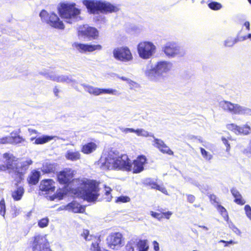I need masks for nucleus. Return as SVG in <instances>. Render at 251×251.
Listing matches in <instances>:
<instances>
[{"instance_id":"412c9836","label":"nucleus","mask_w":251,"mask_h":251,"mask_svg":"<svg viewBox=\"0 0 251 251\" xmlns=\"http://www.w3.org/2000/svg\"><path fill=\"white\" fill-rule=\"evenodd\" d=\"M172 68V64L167 61H160L155 66V71L158 73L162 74L170 71Z\"/></svg>"},{"instance_id":"c85d7f7f","label":"nucleus","mask_w":251,"mask_h":251,"mask_svg":"<svg viewBox=\"0 0 251 251\" xmlns=\"http://www.w3.org/2000/svg\"><path fill=\"white\" fill-rule=\"evenodd\" d=\"M251 132V127L247 125H244L242 126H238L236 134L237 135H248Z\"/></svg>"},{"instance_id":"7c9ffc66","label":"nucleus","mask_w":251,"mask_h":251,"mask_svg":"<svg viewBox=\"0 0 251 251\" xmlns=\"http://www.w3.org/2000/svg\"><path fill=\"white\" fill-rule=\"evenodd\" d=\"M150 184L152 189L157 190L166 195H169L168 191L165 187L159 185L155 182H151L150 183Z\"/></svg>"},{"instance_id":"a19ab883","label":"nucleus","mask_w":251,"mask_h":251,"mask_svg":"<svg viewBox=\"0 0 251 251\" xmlns=\"http://www.w3.org/2000/svg\"><path fill=\"white\" fill-rule=\"evenodd\" d=\"M226 126L227 129L233 132L236 134L238 126L234 124H227Z\"/></svg>"},{"instance_id":"3c124183","label":"nucleus","mask_w":251,"mask_h":251,"mask_svg":"<svg viewBox=\"0 0 251 251\" xmlns=\"http://www.w3.org/2000/svg\"><path fill=\"white\" fill-rule=\"evenodd\" d=\"M220 242L221 243H225V246L226 247V246H228V245L229 244H237V242H235L233 240H230V241H226L225 240H221Z\"/></svg>"},{"instance_id":"423d86ee","label":"nucleus","mask_w":251,"mask_h":251,"mask_svg":"<svg viewBox=\"0 0 251 251\" xmlns=\"http://www.w3.org/2000/svg\"><path fill=\"white\" fill-rule=\"evenodd\" d=\"M39 16L42 22L50 26L59 30L65 29L63 22L55 12L48 13L46 10L42 9L40 12Z\"/></svg>"},{"instance_id":"6e6d98bb","label":"nucleus","mask_w":251,"mask_h":251,"mask_svg":"<svg viewBox=\"0 0 251 251\" xmlns=\"http://www.w3.org/2000/svg\"><path fill=\"white\" fill-rule=\"evenodd\" d=\"M123 131L125 133L134 132H135V129L132 128H126L123 130Z\"/></svg>"},{"instance_id":"7ed1b4c3","label":"nucleus","mask_w":251,"mask_h":251,"mask_svg":"<svg viewBox=\"0 0 251 251\" xmlns=\"http://www.w3.org/2000/svg\"><path fill=\"white\" fill-rule=\"evenodd\" d=\"M83 3L93 14L98 11L103 14H108L117 12L119 10L117 5L109 2L98 0H84Z\"/></svg>"},{"instance_id":"a878e982","label":"nucleus","mask_w":251,"mask_h":251,"mask_svg":"<svg viewBox=\"0 0 251 251\" xmlns=\"http://www.w3.org/2000/svg\"><path fill=\"white\" fill-rule=\"evenodd\" d=\"M56 165L50 163H45L43 164L41 171L44 174L54 173L56 171Z\"/></svg>"},{"instance_id":"5701e85b","label":"nucleus","mask_w":251,"mask_h":251,"mask_svg":"<svg viewBox=\"0 0 251 251\" xmlns=\"http://www.w3.org/2000/svg\"><path fill=\"white\" fill-rule=\"evenodd\" d=\"M40 177V172L36 170H33L31 171L27 178V182L29 185H36L38 183Z\"/></svg>"},{"instance_id":"cd10ccee","label":"nucleus","mask_w":251,"mask_h":251,"mask_svg":"<svg viewBox=\"0 0 251 251\" xmlns=\"http://www.w3.org/2000/svg\"><path fill=\"white\" fill-rule=\"evenodd\" d=\"M53 137L51 136H48V135H44L41 137H39L38 138H31V140L33 141L34 139L35 140V144L37 145L39 144H43L45 143H46L50 140H51L53 139Z\"/></svg>"},{"instance_id":"603ef678","label":"nucleus","mask_w":251,"mask_h":251,"mask_svg":"<svg viewBox=\"0 0 251 251\" xmlns=\"http://www.w3.org/2000/svg\"><path fill=\"white\" fill-rule=\"evenodd\" d=\"M209 197L210 201L212 203H218V202L217 201V197L215 195H210Z\"/></svg>"},{"instance_id":"79ce46f5","label":"nucleus","mask_w":251,"mask_h":251,"mask_svg":"<svg viewBox=\"0 0 251 251\" xmlns=\"http://www.w3.org/2000/svg\"><path fill=\"white\" fill-rule=\"evenodd\" d=\"M237 40L236 39L230 38L226 40L225 45L226 47H231L236 43Z\"/></svg>"},{"instance_id":"b1692460","label":"nucleus","mask_w":251,"mask_h":251,"mask_svg":"<svg viewBox=\"0 0 251 251\" xmlns=\"http://www.w3.org/2000/svg\"><path fill=\"white\" fill-rule=\"evenodd\" d=\"M97 148V144L94 142H90L82 145L81 151L84 154H88L94 151Z\"/></svg>"},{"instance_id":"a211bd4d","label":"nucleus","mask_w":251,"mask_h":251,"mask_svg":"<svg viewBox=\"0 0 251 251\" xmlns=\"http://www.w3.org/2000/svg\"><path fill=\"white\" fill-rule=\"evenodd\" d=\"M153 145L162 153L170 155H173L174 152L161 140L155 138L153 140Z\"/></svg>"},{"instance_id":"6e6552de","label":"nucleus","mask_w":251,"mask_h":251,"mask_svg":"<svg viewBox=\"0 0 251 251\" xmlns=\"http://www.w3.org/2000/svg\"><path fill=\"white\" fill-rule=\"evenodd\" d=\"M32 251H52L48 240L41 235L34 236L31 242Z\"/></svg>"},{"instance_id":"49530a36","label":"nucleus","mask_w":251,"mask_h":251,"mask_svg":"<svg viewBox=\"0 0 251 251\" xmlns=\"http://www.w3.org/2000/svg\"><path fill=\"white\" fill-rule=\"evenodd\" d=\"M89 234V230L88 229H84L81 234V236L83 237L86 241H87L90 240L89 239H88Z\"/></svg>"},{"instance_id":"c9c22d12","label":"nucleus","mask_w":251,"mask_h":251,"mask_svg":"<svg viewBox=\"0 0 251 251\" xmlns=\"http://www.w3.org/2000/svg\"><path fill=\"white\" fill-rule=\"evenodd\" d=\"M11 138H12L11 143L12 144H20L25 141L24 139L19 135L10 137Z\"/></svg>"},{"instance_id":"13d9d810","label":"nucleus","mask_w":251,"mask_h":251,"mask_svg":"<svg viewBox=\"0 0 251 251\" xmlns=\"http://www.w3.org/2000/svg\"><path fill=\"white\" fill-rule=\"evenodd\" d=\"M244 25L246 27V29L248 31H249L250 30V24L249 22H245L244 23Z\"/></svg>"},{"instance_id":"f03ea898","label":"nucleus","mask_w":251,"mask_h":251,"mask_svg":"<svg viewBox=\"0 0 251 251\" xmlns=\"http://www.w3.org/2000/svg\"><path fill=\"white\" fill-rule=\"evenodd\" d=\"M3 157L6 160V165H0V172L6 170L12 171L14 173V179L17 183H20L23 179L24 176L29 166L32 164V161L29 159L23 161L19 165L18 159L13 154L8 152L3 154Z\"/></svg>"},{"instance_id":"e2e57ef3","label":"nucleus","mask_w":251,"mask_h":251,"mask_svg":"<svg viewBox=\"0 0 251 251\" xmlns=\"http://www.w3.org/2000/svg\"><path fill=\"white\" fill-rule=\"evenodd\" d=\"M55 80H56L57 82H60V81H62V80H60V79H59V78H56Z\"/></svg>"},{"instance_id":"f704fd0d","label":"nucleus","mask_w":251,"mask_h":251,"mask_svg":"<svg viewBox=\"0 0 251 251\" xmlns=\"http://www.w3.org/2000/svg\"><path fill=\"white\" fill-rule=\"evenodd\" d=\"M49 220L47 217L44 218L38 222V226L41 228H44L49 225Z\"/></svg>"},{"instance_id":"9d476101","label":"nucleus","mask_w":251,"mask_h":251,"mask_svg":"<svg viewBox=\"0 0 251 251\" xmlns=\"http://www.w3.org/2000/svg\"><path fill=\"white\" fill-rule=\"evenodd\" d=\"M113 56L117 60L122 62H128L133 59L129 49L127 47L116 48L114 49Z\"/></svg>"},{"instance_id":"f3484780","label":"nucleus","mask_w":251,"mask_h":251,"mask_svg":"<svg viewBox=\"0 0 251 251\" xmlns=\"http://www.w3.org/2000/svg\"><path fill=\"white\" fill-rule=\"evenodd\" d=\"M54 183V181L51 179L42 180L40 184V190L46 193L53 192L55 190Z\"/></svg>"},{"instance_id":"864d4df0","label":"nucleus","mask_w":251,"mask_h":251,"mask_svg":"<svg viewBox=\"0 0 251 251\" xmlns=\"http://www.w3.org/2000/svg\"><path fill=\"white\" fill-rule=\"evenodd\" d=\"M152 244H153V249L155 251H159V244L156 241H154L153 242H152Z\"/></svg>"},{"instance_id":"393cba45","label":"nucleus","mask_w":251,"mask_h":251,"mask_svg":"<svg viewBox=\"0 0 251 251\" xmlns=\"http://www.w3.org/2000/svg\"><path fill=\"white\" fill-rule=\"evenodd\" d=\"M230 191L234 198V201L236 204L243 205L246 203V201L243 199L240 192L236 188H232Z\"/></svg>"},{"instance_id":"4be33fe9","label":"nucleus","mask_w":251,"mask_h":251,"mask_svg":"<svg viewBox=\"0 0 251 251\" xmlns=\"http://www.w3.org/2000/svg\"><path fill=\"white\" fill-rule=\"evenodd\" d=\"M16 182L15 185L16 188L11 192V197L15 201H19L21 200L25 193V189L23 186H18Z\"/></svg>"},{"instance_id":"20e7f679","label":"nucleus","mask_w":251,"mask_h":251,"mask_svg":"<svg viewBox=\"0 0 251 251\" xmlns=\"http://www.w3.org/2000/svg\"><path fill=\"white\" fill-rule=\"evenodd\" d=\"M59 16L67 23L71 24L81 13V9L76 7L75 3H60L57 7Z\"/></svg>"},{"instance_id":"2f4dec72","label":"nucleus","mask_w":251,"mask_h":251,"mask_svg":"<svg viewBox=\"0 0 251 251\" xmlns=\"http://www.w3.org/2000/svg\"><path fill=\"white\" fill-rule=\"evenodd\" d=\"M208 4V7L213 10H218L222 8V5L219 2L210 1Z\"/></svg>"},{"instance_id":"0eeeda50","label":"nucleus","mask_w":251,"mask_h":251,"mask_svg":"<svg viewBox=\"0 0 251 251\" xmlns=\"http://www.w3.org/2000/svg\"><path fill=\"white\" fill-rule=\"evenodd\" d=\"M137 49L139 56L142 59H147L154 53L156 47L151 42L142 41L138 44Z\"/></svg>"},{"instance_id":"09e8293b","label":"nucleus","mask_w":251,"mask_h":251,"mask_svg":"<svg viewBox=\"0 0 251 251\" xmlns=\"http://www.w3.org/2000/svg\"><path fill=\"white\" fill-rule=\"evenodd\" d=\"M125 251H134L133 244L131 242H127L125 246Z\"/></svg>"},{"instance_id":"5fc2aeb1","label":"nucleus","mask_w":251,"mask_h":251,"mask_svg":"<svg viewBox=\"0 0 251 251\" xmlns=\"http://www.w3.org/2000/svg\"><path fill=\"white\" fill-rule=\"evenodd\" d=\"M120 79H121V80H124V81H126L127 83H129V84H132V83H133L134 82L133 81H132L131 80L125 77V76H121L120 77Z\"/></svg>"},{"instance_id":"f257e3e1","label":"nucleus","mask_w":251,"mask_h":251,"mask_svg":"<svg viewBox=\"0 0 251 251\" xmlns=\"http://www.w3.org/2000/svg\"><path fill=\"white\" fill-rule=\"evenodd\" d=\"M74 171L70 168H65L58 172L57 180L62 185L68 186L71 183H75L77 187L72 189V192L88 202L97 201L100 196L99 182L96 180L87 178L74 179Z\"/></svg>"},{"instance_id":"c03bdc74","label":"nucleus","mask_w":251,"mask_h":251,"mask_svg":"<svg viewBox=\"0 0 251 251\" xmlns=\"http://www.w3.org/2000/svg\"><path fill=\"white\" fill-rule=\"evenodd\" d=\"M247 216L251 220V207L249 205H246L244 207Z\"/></svg>"},{"instance_id":"338daca9","label":"nucleus","mask_w":251,"mask_h":251,"mask_svg":"<svg viewBox=\"0 0 251 251\" xmlns=\"http://www.w3.org/2000/svg\"><path fill=\"white\" fill-rule=\"evenodd\" d=\"M236 230L238 231V232H239V233H240V231L238 229V228H236Z\"/></svg>"},{"instance_id":"4d7b16f0","label":"nucleus","mask_w":251,"mask_h":251,"mask_svg":"<svg viewBox=\"0 0 251 251\" xmlns=\"http://www.w3.org/2000/svg\"><path fill=\"white\" fill-rule=\"evenodd\" d=\"M144 131V130L142 129H135V132L134 133H136L138 135H140L142 134L143 132Z\"/></svg>"},{"instance_id":"de8ad7c7","label":"nucleus","mask_w":251,"mask_h":251,"mask_svg":"<svg viewBox=\"0 0 251 251\" xmlns=\"http://www.w3.org/2000/svg\"><path fill=\"white\" fill-rule=\"evenodd\" d=\"M10 137L5 136L0 138V144H7L10 143Z\"/></svg>"},{"instance_id":"37998d69","label":"nucleus","mask_w":251,"mask_h":251,"mask_svg":"<svg viewBox=\"0 0 251 251\" xmlns=\"http://www.w3.org/2000/svg\"><path fill=\"white\" fill-rule=\"evenodd\" d=\"M65 193L62 191V190H58L54 195V197L55 198H57L58 200H62Z\"/></svg>"},{"instance_id":"dca6fc26","label":"nucleus","mask_w":251,"mask_h":251,"mask_svg":"<svg viewBox=\"0 0 251 251\" xmlns=\"http://www.w3.org/2000/svg\"><path fill=\"white\" fill-rule=\"evenodd\" d=\"M163 51L165 54L169 57H174L179 52V48L176 43L169 42L163 48Z\"/></svg>"},{"instance_id":"052dcab7","label":"nucleus","mask_w":251,"mask_h":251,"mask_svg":"<svg viewBox=\"0 0 251 251\" xmlns=\"http://www.w3.org/2000/svg\"><path fill=\"white\" fill-rule=\"evenodd\" d=\"M251 38V33H249L247 35V36H244L243 37V40H245L247 38Z\"/></svg>"},{"instance_id":"0e129e2a","label":"nucleus","mask_w":251,"mask_h":251,"mask_svg":"<svg viewBox=\"0 0 251 251\" xmlns=\"http://www.w3.org/2000/svg\"><path fill=\"white\" fill-rule=\"evenodd\" d=\"M249 151H250V152H251V143L250 145Z\"/></svg>"},{"instance_id":"39448f33","label":"nucleus","mask_w":251,"mask_h":251,"mask_svg":"<svg viewBox=\"0 0 251 251\" xmlns=\"http://www.w3.org/2000/svg\"><path fill=\"white\" fill-rule=\"evenodd\" d=\"M129 161L130 159L126 154H122L115 158L106 159L102 166L104 169L128 172Z\"/></svg>"},{"instance_id":"aec40b11","label":"nucleus","mask_w":251,"mask_h":251,"mask_svg":"<svg viewBox=\"0 0 251 251\" xmlns=\"http://www.w3.org/2000/svg\"><path fill=\"white\" fill-rule=\"evenodd\" d=\"M66 208L75 213H83L85 211V206L81 205L76 201H73L67 204Z\"/></svg>"},{"instance_id":"72a5a7b5","label":"nucleus","mask_w":251,"mask_h":251,"mask_svg":"<svg viewBox=\"0 0 251 251\" xmlns=\"http://www.w3.org/2000/svg\"><path fill=\"white\" fill-rule=\"evenodd\" d=\"M104 190H105L104 199L106 200V201H110L112 198V196L111 195L112 189L110 187H105Z\"/></svg>"},{"instance_id":"f8f14e48","label":"nucleus","mask_w":251,"mask_h":251,"mask_svg":"<svg viewBox=\"0 0 251 251\" xmlns=\"http://www.w3.org/2000/svg\"><path fill=\"white\" fill-rule=\"evenodd\" d=\"M72 47L81 53L86 52H93L95 50H100L102 49L100 45H91L87 44L74 43Z\"/></svg>"},{"instance_id":"e433bc0d","label":"nucleus","mask_w":251,"mask_h":251,"mask_svg":"<svg viewBox=\"0 0 251 251\" xmlns=\"http://www.w3.org/2000/svg\"><path fill=\"white\" fill-rule=\"evenodd\" d=\"M130 201V199L127 196H121L117 197L115 201L117 203H125L129 202Z\"/></svg>"},{"instance_id":"9b49d317","label":"nucleus","mask_w":251,"mask_h":251,"mask_svg":"<svg viewBox=\"0 0 251 251\" xmlns=\"http://www.w3.org/2000/svg\"><path fill=\"white\" fill-rule=\"evenodd\" d=\"M147 158L144 155L137 157L132 162L129 161L128 172H132L134 174H138L144 170V165L147 163Z\"/></svg>"},{"instance_id":"2eb2a0df","label":"nucleus","mask_w":251,"mask_h":251,"mask_svg":"<svg viewBox=\"0 0 251 251\" xmlns=\"http://www.w3.org/2000/svg\"><path fill=\"white\" fill-rule=\"evenodd\" d=\"M78 35L92 39H96L99 36V31L97 28L92 26L81 28L78 31Z\"/></svg>"},{"instance_id":"c756f323","label":"nucleus","mask_w":251,"mask_h":251,"mask_svg":"<svg viewBox=\"0 0 251 251\" xmlns=\"http://www.w3.org/2000/svg\"><path fill=\"white\" fill-rule=\"evenodd\" d=\"M137 245L138 251H148L149 249L147 240H139Z\"/></svg>"},{"instance_id":"8fccbe9b","label":"nucleus","mask_w":251,"mask_h":251,"mask_svg":"<svg viewBox=\"0 0 251 251\" xmlns=\"http://www.w3.org/2000/svg\"><path fill=\"white\" fill-rule=\"evenodd\" d=\"M186 197L187 201L189 203H192L195 201L196 198L194 195L191 194H188L186 195Z\"/></svg>"},{"instance_id":"473e14b6","label":"nucleus","mask_w":251,"mask_h":251,"mask_svg":"<svg viewBox=\"0 0 251 251\" xmlns=\"http://www.w3.org/2000/svg\"><path fill=\"white\" fill-rule=\"evenodd\" d=\"M216 208H217V210L219 212L220 214L225 219H226V218H228L227 212L226 209L224 206H223L222 205H221L220 204H218L216 206Z\"/></svg>"},{"instance_id":"a18cd8bd","label":"nucleus","mask_w":251,"mask_h":251,"mask_svg":"<svg viewBox=\"0 0 251 251\" xmlns=\"http://www.w3.org/2000/svg\"><path fill=\"white\" fill-rule=\"evenodd\" d=\"M222 141H223V143L224 144V145L226 147V151H229L230 150V146L229 143H228L227 139L225 137H222L221 138Z\"/></svg>"},{"instance_id":"ddd939ff","label":"nucleus","mask_w":251,"mask_h":251,"mask_svg":"<svg viewBox=\"0 0 251 251\" xmlns=\"http://www.w3.org/2000/svg\"><path fill=\"white\" fill-rule=\"evenodd\" d=\"M223 107L226 110L235 114H244L247 109L237 104H233L229 101H224Z\"/></svg>"},{"instance_id":"6ab92c4d","label":"nucleus","mask_w":251,"mask_h":251,"mask_svg":"<svg viewBox=\"0 0 251 251\" xmlns=\"http://www.w3.org/2000/svg\"><path fill=\"white\" fill-rule=\"evenodd\" d=\"M156 210L157 212L151 211L150 214L153 218L157 219L159 221L163 219L169 220L173 215L172 212L170 211L165 212L162 208H158Z\"/></svg>"},{"instance_id":"58836bf2","label":"nucleus","mask_w":251,"mask_h":251,"mask_svg":"<svg viewBox=\"0 0 251 251\" xmlns=\"http://www.w3.org/2000/svg\"><path fill=\"white\" fill-rule=\"evenodd\" d=\"M90 251H101L100 243L98 242H93L90 248Z\"/></svg>"},{"instance_id":"bf43d9fd","label":"nucleus","mask_w":251,"mask_h":251,"mask_svg":"<svg viewBox=\"0 0 251 251\" xmlns=\"http://www.w3.org/2000/svg\"><path fill=\"white\" fill-rule=\"evenodd\" d=\"M53 93L55 96L58 97V93H59V89L57 88V87H55L53 89Z\"/></svg>"},{"instance_id":"ea45409f","label":"nucleus","mask_w":251,"mask_h":251,"mask_svg":"<svg viewBox=\"0 0 251 251\" xmlns=\"http://www.w3.org/2000/svg\"><path fill=\"white\" fill-rule=\"evenodd\" d=\"M200 151L203 158L207 160H210L212 158V155L209 154L208 152L205 149L202 148H200Z\"/></svg>"},{"instance_id":"4c0bfd02","label":"nucleus","mask_w":251,"mask_h":251,"mask_svg":"<svg viewBox=\"0 0 251 251\" xmlns=\"http://www.w3.org/2000/svg\"><path fill=\"white\" fill-rule=\"evenodd\" d=\"M5 211V202L4 199L3 198L0 201V214L2 216H4Z\"/></svg>"},{"instance_id":"1a4fd4ad","label":"nucleus","mask_w":251,"mask_h":251,"mask_svg":"<svg viewBox=\"0 0 251 251\" xmlns=\"http://www.w3.org/2000/svg\"><path fill=\"white\" fill-rule=\"evenodd\" d=\"M106 244L111 249L117 250L122 247L124 242L122 234L119 232L110 233L106 238Z\"/></svg>"},{"instance_id":"680f3d73","label":"nucleus","mask_w":251,"mask_h":251,"mask_svg":"<svg viewBox=\"0 0 251 251\" xmlns=\"http://www.w3.org/2000/svg\"><path fill=\"white\" fill-rule=\"evenodd\" d=\"M31 132L32 133H35V134H36L37 133V131L36 130H35V129H32L31 130Z\"/></svg>"},{"instance_id":"69168bd1","label":"nucleus","mask_w":251,"mask_h":251,"mask_svg":"<svg viewBox=\"0 0 251 251\" xmlns=\"http://www.w3.org/2000/svg\"><path fill=\"white\" fill-rule=\"evenodd\" d=\"M248 2L251 4V0H248Z\"/></svg>"},{"instance_id":"4468645a","label":"nucleus","mask_w":251,"mask_h":251,"mask_svg":"<svg viewBox=\"0 0 251 251\" xmlns=\"http://www.w3.org/2000/svg\"><path fill=\"white\" fill-rule=\"evenodd\" d=\"M85 88L88 93L94 96H98L103 94H115L116 93V90L114 89L100 88L90 85L85 86Z\"/></svg>"},{"instance_id":"bb28decb","label":"nucleus","mask_w":251,"mask_h":251,"mask_svg":"<svg viewBox=\"0 0 251 251\" xmlns=\"http://www.w3.org/2000/svg\"><path fill=\"white\" fill-rule=\"evenodd\" d=\"M81 154L78 151H68L66 154L65 157L67 159L74 161L80 159Z\"/></svg>"}]
</instances>
